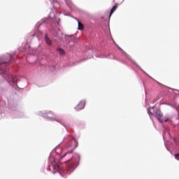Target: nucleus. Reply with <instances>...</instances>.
I'll return each instance as SVG.
<instances>
[{
	"label": "nucleus",
	"mask_w": 179,
	"mask_h": 179,
	"mask_svg": "<svg viewBox=\"0 0 179 179\" xmlns=\"http://www.w3.org/2000/svg\"><path fill=\"white\" fill-rule=\"evenodd\" d=\"M78 30H83V29H85V26L83 25V24H82V22H80V21H78Z\"/></svg>",
	"instance_id": "9d476101"
},
{
	"label": "nucleus",
	"mask_w": 179,
	"mask_h": 179,
	"mask_svg": "<svg viewBox=\"0 0 179 179\" xmlns=\"http://www.w3.org/2000/svg\"><path fill=\"white\" fill-rule=\"evenodd\" d=\"M13 59V56H10L9 58L6 60H2L0 59V75H6V66L12 63Z\"/></svg>",
	"instance_id": "f257e3e1"
},
{
	"label": "nucleus",
	"mask_w": 179,
	"mask_h": 179,
	"mask_svg": "<svg viewBox=\"0 0 179 179\" xmlns=\"http://www.w3.org/2000/svg\"><path fill=\"white\" fill-rule=\"evenodd\" d=\"M45 43H46V44H48V45H52V41L51 39H50V38H48V36L47 35L45 36Z\"/></svg>",
	"instance_id": "0eeeda50"
},
{
	"label": "nucleus",
	"mask_w": 179,
	"mask_h": 179,
	"mask_svg": "<svg viewBox=\"0 0 179 179\" xmlns=\"http://www.w3.org/2000/svg\"><path fill=\"white\" fill-rule=\"evenodd\" d=\"M85 106H86V101H80L78 105L77 110H83V108H85Z\"/></svg>",
	"instance_id": "423d86ee"
},
{
	"label": "nucleus",
	"mask_w": 179,
	"mask_h": 179,
	"mask_svg": "<svg viewBox=\"0 0 179 179\" xmlns=\"http://www.w3.org/2000/svg\"><path fill=\"white\" fill-rule=\"evenodd\" d=\"M6 79L10 86H15L16 85V78H14L13 75L7 74Z\"/></svg>",
	"instance_id": "20e7f679"
},
{
	"label": "nucleus",
	"mask_w": 179,
	"mask_h": 179,
	"mask_svg": "<svg viewBox=\"0 0 179 179\" xmlns=\"http://www.w3.org/2000/svg\"><path fill=\"white\" fill-rule=\"evenodd\" d=\"M52 121H57V122H59V124H64V120L58 117H53Z\"/></svg>",
	"instance_id": "1a4fd4ad"
},
{
	"label": "nucleus",
	"mask_w": 179,
	"mask_h": 179,
	"mask_svg": "<svg viewBox=\"0 0 179 179\" xmlns=\"http://www.w3.org/2000/svg\"><path fill=\"white\" fill-rule=\"evenodd\" d=\"M53 169L55 170H59L60 166L58 165V164H56L55 166H53Z\"/></svg>",
	"instance_id": "ddd939ff"
},
{
	"label": "nucleus",
	"mask_w": 179,
	"mask_h": 179,
	"mask_svg": "<svg viewBox=\"0 0 179 179\" xmlns=\"http://www.w3.org/2000/svg\"><path fill=\"white\" fill-rule=\"evenodd\" d=\"M48 114H52V112H48Z\"/></svg>",
	"instance_id": "dca6fc26"
},
{
	"label": "nucleus",
	"mask_w": 179,
	"mask_h": 179,
	"mask_svg": "<svg viewBox=\"0 0 179 179\" xmlns=\"http://www.w3.org/2000/svg\"><path fill=\"white\" fill-rule=\"evenodd\" d=\"M57 51L59 52L60 55H65V51L62 48H57Z\"/></svg>",
	"instance_id": "9b49d317"
},
{
	"label": "nucleus",
	"mask_w": 179,
	"mask_h": 179,
	"mask_svg": "<svg viewBox=\"0 0 179 179\" xmlns=\"http://www.w3.org/2000/svg\"><path fill=\"white\" fill-rule=\"evenodd\" d=\"M113 2H115L116 5H120V3H122V0H113Z\"/></svg>",
	"instance_id": "f8f14e48"
},
{
	"label": "nucleus",
	"mask_w": 179,
	"mask_h": 179,
	"mask_svg": "<svg viewBox=\"0 0 179 179\" xmlns=\"http://www.w3.org/2000/svg\"><path fill=\"white\" fill-rule=\"evenodd\" d=\"M175 158L176 160H179V154H176L175 155Z\"/></svg>",
	"instance_id": "4468645a"
},
{
	"label": "nucleus",
	"mask_w": 179,
	"mask_h": 179,
	"mask_svg": "<svg viewBox=\"0 0 179 179\" xmlns=\"http://www.w3.org/2000/svg\"><path fill=\"white\" fill-rule=\"evenodd\" d=\"M67 148H71L70 153H72L74 149H76V148H78V141L75 138H73L71 141L68 143Z\"/></svg>",
	"instance_id": "7ed1b4c3"
},
{
	"label": "nucleus",
	"mask_w": 179,
	"mask_h": 179,
	"mask_svg": "<svg viewBox=\"0 0 179 179\" xmlns=\"http://www.w3.org/2000/svg\"><path fill=\"white\" fill-rule=\"evenodd\" d=\"M155 117H157L159 122H167V121H169V118L166 119L163 117V115H162L160 110H157L155 112Z\"/></svg>",
	"instance_id": "39448f33"
},
{
	"label": "nucleus",
	"mask_w": 179,
	"mask_h": 179,
	"mask_svg": "<svg viewBox=\"0 0 179 179\" xmlns=\"http://www.w3.org/2000/svg\"><path fill=\"white\" fill-rule=\"evenodd\" d=\"M117 8H118V4H115V6L113 7V8L110 10L109 17H111V15H113L115 12V10H117Z\"/></svg>",
	"instance_id": "6e6552de"
},
{
	"label": "nucleus",
	"mask_w": 179,
	"mask_h": 179,
	"mask_svg": "<svg viewBox=\"0 0 179 179\" xmlns=\"http://www.w3.org/2000/svg\"><path fill=\"white\" fill-rule=\"evenodd\" d=\"M79 160H80V157L79 155H76L75 157L69 159V169L68 173L71 174L73 171V169L79 164Z\"/></svg>",
	"instance_id": "f03ea898"
},
{
	"label": "nucleus",
	"mask_w": 179,
	"mask_h": 179,
	"mask_svg": "<svg viewBox=\"0 0 179 179\" xmlns=\"http://www.w3.org/2000/svg\"><path fill=\"white\" fill-rule=\"evenodd\" d=\"M152 110H153V108H150L148 109V114H152V112H150V111H152Z\"/></svg>",
	"instance_id": "2eb2a0df"
}]
</instances>
